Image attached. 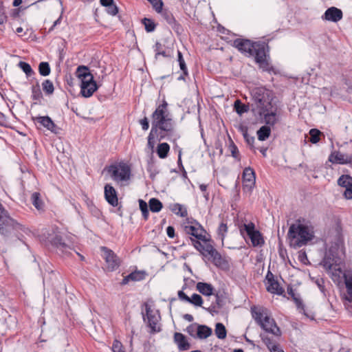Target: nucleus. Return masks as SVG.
Listing matches in <instances>:
<instances>
[{
  "label": "nucleus",
  "mask_w": 352,
  "mask_h": 352,
  "mask_svg": "<svg viewBox=\"0 0 352 352\" xmlns=\"http://www.w3.org/2000/svg\"><path fill=\"white\" fill-rule=\"evenodd\" d=\"M111 179L120 186L125 185L131 177V170L129 165L125 163L111 164L105 168Z\"/></svg>",
  "instance_id": "nucleus-5"
},
{
  "label": "nucleus",
  "mask_w": 352,
  "mask_h": 352,
  "mask_svg": "<svg viewBox=\"0 0 352 352\" xmlns=\"http://www.w3.org/2000/svg\"><path fill=\"white\" fill-rule=\"evenodd\" d=\"M188 302L194 305L195 306L201 307L203 304V299L200 295L197 294H193L190 298Z\"/></svg>",
  "instance_id": "nucleus-48"
},
{
  "label": "nucleus",
  "mask_w": 352,
  "mask_h": 352,
  "mask_svg": "<svg viewBox=\"0 0 352 352\" xmlns=\"http://www.w3.org/2000/svg\"><path fill=\"white\" fill-rule=\"evenodd\" d=\"M255 43L249 39L236 38L233 42V46L246 56H252Z\"/></svg>",
  "instance_id": "nucleus-13"
},
{
  "label": "nucleus",
  "mask_w": 352,
  "mask_h": 352,
  "mask_svg": "<svg viewBox=\"0 0 352 352\" xmlns=\"http://www.w3.org/2000/svg\"><path fill=\"white\" fill-rule=\"evenodd\" d=\"M287 236L289 240L290 245L294 248H300L307 245L314 238V231L312 227L301 223L300 220L296 223L290 226Z\"/></svg>",
  "instance_id": "nucleus-3"
},
{
  "label": "nucleus",
  "mask_w": 352,
  "mask_h": 352,
  "mask_svg": "<svg viewBox=\"0 0 352 352\" xmlns=\"http://www.w3.org/2000/svg\"><path fill=\"white\" fill-rule=\"evenodd\" d=\"M243 137L245 140V142L252 147L253 148V144L254 142V138L252 136H250L248 134L247 132H245L243 133Z\"/></svg>",
  "instance_id": "nucleus-59"
},
{
  "label": "nucleus",
  "mask_w": 352,
  "mask_h": 352,
  "mask_svg": "<svg viewBox=\"0 0 352 352\" xmlns=\"http://www.w3.org/2000/svg\"><path fill=\"white\" fill-rule=\"evenodd\" d=\"M255 58V61L260 65L261 67L265 68L268 65L267 62L266 45L264 43L256 42L254 47L252 50V55Z\"/></svg>",
  "instance_id": "nucleus-11"
},
{
  "label": "nucleus",
  "mask_w": 352,
  "mask_h": 352,
  "mask_svg": "<svg viewBox=\"0 0 352 352\" xmlns=\"http://www.w3.org/2000/svg\"><path fill=\"white\" fill-rule=\"evenodd\" d=\"M35 120L51 132L57 133L58 128L49 116H38L35 118Z\"/></svg>",
  "instance_id": "nucleus-22"
},
{
  "label": "nucleus",
  "mask_w": 352,
  "mask_h": 352,
  "mask_svg": "<svg viewBox=\"0 0 352 352\" xmlns=\"http://www.w3.org/2000/svg\"><path fill=\"white\" fill-rule=\"evenodd\" d=\"M186 288V285L184 284V285L182 287V290H180L177 293V295H178V298L181 300H184V301H186V302H188V300L190 299V297H188L184 292L183 290L185 289Z\"/></svg>",
  "instance_id": "nucleus-57"
},
{
  "label": "nucleus",
  "mask_w": 352,
  "mask_h": 352,
  "mask_svg": "<svg viewBox=\"0 0 352 352\" xmlns=\"http://www.w3.org/2000/svg\"><path fill=\"white\" fill-rule=\"evenodd\" d=\"M81 94L88 98L93 95V94L97 90L98 86L96 81L92 78L91 80H87L82 82L80 85Z\"/></svg>",
  "instance_id": "nucleus-21"
},
{
  "label": "nucleus",
  "mask_w": 352,
  "mask_h": 352,
  "mask_svg": "<svg viewBox=\"0 0 352 352\" xmlns=\"http://www.w3.org/2000/svg\"><path fill=\"white\" fill-rule=\"evenodd\" d=\"M252 111L267 125L274 126L278 121L277 108L272 105V92L263 87H255L251 92Z\"/></svg>",
  "instance_id": "nucleus-1"
},
{
  "label": "nucleus",
  "mask_w": 352,
  "mask_h": 352,
  "mask_svg": "<svg viewBox=\"0 0 352 352\" xmlns=\"http://www.w3.org/2000/svg\"><path fill=\"white\" fill-rule=\"evenodd\" d=\"M7 21V16L5 13V7L2 1H0V25L4 24Z\"/></svg>",
  "instance_id": "nucleus-53"
},
{
  "label": "nucleus",
  "mask_w": 352,
  "mask_h": 352,
  "mask_svg": "<svg viewBox=\"0 0 352 352\" xmlns=\"http://www.w3.org/2000/svg\"><path fill=\"white\" fill-rule=\"evenodd\" d=\"M20 228L21 225L10 217L8 211L0 204V234L8 237Z\"/></svg>",
  "instance_id": "nucleus-6"
},
{
  "label": "nucleus",
  "mask_w": 352,
  "mask_h": 352,
  "mask_svg": "<svg viewBox=\"0 0 352 352\" xmlns=\"http://www.w3.org/2000/svg\"><path fill=\"white\" fill-rule=\"evenodd\" d=\"M153 6V9L157 12H160L163 8V2L162 0H147Z\"/></svg>",
  "instance_id": "nucleus-51"
},
{
  "label": "nucleus",
  "mask_w": 352,
  "mask_h": 352,
  "mask_svg": "<svg viewBox=\"0 0 352 352\" xmlns=\"http://www.w3.org/2000/svg\"><path fill=\"white\" fill-rule=\"evenodd\" d=\"M163 45L157 41L153 47L154 51L155 52V59H157L158 56L162 55V56L167 58L170 57L168 54H166V51L163 50Z\"/></svg>",
  "instance_id": "nucleus-38"
},
{
  "label": "nucleus",
  "mask_w": 352,
  "mask_h": 352,
  "mask_svg": "<svg viewBox=\"0 0 352 352\" xmlns=\"http://www.w3.org/2000/svg\"><path fill=\"white\" fill-rule=\"evenodd\" d=\"M271 133V129L268 126H263L257 131L258 139L264 141L267 139Z\"/></svg>",
  "instance_id": "nucleus-33"
},
{
  "label": "nucleus",
  "mask_w": 352,
  "mask_h": 352,
  "mask_svg": "<svg viewBox=\"0 0 352 352\" xmlns=\"http://www.w3.org/2000/svg\"><path fill=\"white\" fill-rule=\"evenodd\" d=\"M260 337L269 350L273 349L277 345L276 341L269 337L265 333H261Z\"/></svg>",
  "instance_id": "nucleus-35"
},
{
  "label": "nucleus",
  "mask_w": 352,
  "mask_h": 352,
  "mask_svg": "<svg viewBox=\"0 0 352 352\" xmlns=\"http://www.w3.org/2000/svg\"><path fill=\"white\" fill-rule=\"evenodd\" d=\"M255 184V173L250 167L245 168L243 173V186L246 190L251 191Z\"/></svg>",
  "instance_id": "nucleus-18"
},
{
  "label": "nucleus",
  "mask_w": 352,
  "mask_h": 352,
  "mask_svg": "<svg viewBox=\"0 0 352 352\" xmlns=\"http://www.w3.org/2000/svg\"><path fill=\"white\" fill-rule=\"evenodd\" d=\"M42 87L43 91L47 95H51L54 93V85L52 82L50 80H45L42 83Z\"/></svg>",
  "instance_id": "nucleus-41"
},
{
  "label": "nucleus",
  "mask_w": 352,
  "mask_h": 352,
  "mask_svg": "<svg viewBox=\"0 0 352 352\" xmlns=\"http://www.w3.org/2000/svg\"><path fill=\"white\" fill-rule=\"evenodd\" d=\"M104 193L106 201L111 206L116 207L118 205L117 192L111 184H107L104 186Z\"/></svg>",
  "instance_id": "nucleus-20"
},
{
  "label": "nucleus",
  "mask_w": 352,
  "mask_h": 352,
  "mask_svg": "<svg viewBox=\"0 0 352 352\" xmlns=\"http://www.w3.org/2000/svg\"><path fill=\"white\" fill-rule=\"evenodd\" d=\"M216 301L215 305L217 307L218 309H221L223 306L224 305V301L223 300L222 296H219V294H216Z\"/></svg>",
  "instance_id": "nucleus-60"
},
{
  "label": "nucleus",
  "mask_w": 352,
  "mask_h": 352,
  "mask_svg": "<svg viewBox=\"0 0 352 352\" xmlns=\"http://www.w3.org/2000/svg\"><path fill=\"white\" fill-rule=\"evenodd\" d=\"M190 241L192 242V245L197 250L204 256H210V258L212 259L215 265L221 264L222 261V257L221 254L217 251L214 247L210 244L206 243L204 245L201 244L199 241L200 240H195V239L190 237Z\"/></svg>",
  "instance_id": "nucleus-7"
},
{
  "label": "nucleus",
  "mask_w": 352,
  "mask_h": 352,
  "mask_svg": "<svg viewBox=\"0 0 352 352\" xmlns=\"http://www.w3.org/2000/svg\"><path fill=\"white\" fill-rule=\"evenodd\" d=\"M219 309L215 304H212L208 309L207 311H209L211 314H217L219 311Z\"/></svg>",
  "instance_id": "nucleus-64"
},
{
  "label": "nucleus",
  "mask_w": 352,
  "mask_h": 352,
  "mask_svg": "<svg viewBox=\"0 0 352 352\" xmlns=\"http://www.w3.org/2000/svg\"><path fill=\"white\" fill-rule=\"evenodd\" d=\"M234 109L238 114L241 115L243 113L248 111L249 107L246 104L241 103V102L239 100H237L234 102Z\"/></svg>",
  "instance_id": "nucleus-43"
},
{
  "label": "nucleus",
  "mask_w": 352,
  "mask_h": 352,
  "mask_svg": "<svg viewBox=\"0 0 352 352\" xmlns=\"http://www.w3.org/2000/svg\"><path fill=\"white\" fill-rule=\"evenodd\" d=\"M142 23L144 25L145 30L147 32H153L156 28L155 23L150 19L144 18L142 20Z\"/></svg>",
  "instance_id": "nucleus-47"
},
{
  "label": "nucleus",
  "mask_w": 352,
  "mask_h": 352,
  "mask_svg": "<svg viewBox=\"0 0 352 352\" xmlns=\"http://www.w3.org/2000/svg\"><path fill=\"white\" fill-rule=\"evenodd\" d=\"M140 209L141 210L144 219H147L148 216V210L147 204L142 199L139 200Z\"/></svg>",
  "instance_id": "nucleus-52"
},
{
  "label": "nucleus",
  "mask_w": 352,
  "mask_h": 352,
  "mask_svg": "<svg viewBox=\"0 0 352 352\" xmlns=\"http://www.w3.org/2000/svg\"><path fill=\"white\" fill-rule=\"evenodd\" d=\"M32 203L34 206L38 210H42L43 208V202L41 199L40 193L35 192L31 196Z\"/></svg>",
  "instance_id": "nucleus-37"
},
{
  "label": "nucleus",
  "mask_w": 352,
  "mask_h": 352,
  "mask_svg": "<svg viewBox=\"0 0 352 352\" xmlns=\"http://www.w3.org/2000/svg\"><path fill=\"white\" fill-rule=\"evenodd\" d=\"M76 75L79 79H80L81 82L83 81L91 80L94 78V76L89 72L88 67L82 65L78 67Z\"/></svg>",
  "instance_id": "nucleus-26"
},
{
  "label": "nucleus",
  "mask_w": 352,
  "mask_h": 352,
  "mask_svg": "<svg viewBox=\"0 0 352 352\" xmlns=\"http://www.w3.org/2000/svg\"><path fill=\"white\" fill-rule=\"evenodd\" d=\"M170 210L175 214L179 215L182 217H186L188 215L186 208L179 204H174L171 206Z\"/></svg>",
  "instance_id": "nucleus-32"
},
{
  "label": "nucleus",
  "mask_w": 352,
  "mask_h": 352,
  "mask_svg": "<svg viewBox=\"0 0 352 352\" xmlns=\"http://www.w3.org/2000/svg\"><path fill=\"white\" fill-rule=\"evenodd\" d=\"M184 230L186 234L194 236L195 239L204 242H207V239L204 234L205 232L204 229L198 223L195 225H185L184 226Z\"/></svg>",
  "instance_id": "nucleus-14"
},
{
  "label": "nucleus",
  "mask_w": 352,
  "mask_h": 352,
  "mask_svg": "<svg viewBox=\"0 0 352 352\" xmlns=\"http://www.w3.org/2000/svg\"><path fill=\"white\" fill-rule=\"evenodd\" d=\"M177 61L179 62V67L182 73H184V75H188L187 66L180 51H177Z\"/></svg>",
  "instance_id": "nucleus-45"
},
{
  "label": "nucleus",
  "mask_w": 352,
  "mask_h": 352,
  "mask_svg": "<svg viewBox=\"0 0 352 352\" xmlns=\"http://www.w3.org/2000/svg\"><path fill=\"white\" fill-rule=\"evenodd\" d=\"M287 292L288 294L292 296L294 298V300L296 301V304H297V306L299 307L300 306L302 305V302L298 299L297 298H296L294 296V290L292 289V288H288L287 289Z\"/></svg>",
  "instance_id": "nucleus-61"
},
{
  "label": "nucleus",
  "mask_w": 352,
  "mask_h": 352,
  "mask_svg": "<svg viewBox=\"0 0 352 352\" xmlns=\"http://www.w3.org/2000/svg\"><path fill=\"white\" fill-rule=\"evenodd\" d=\"M229 150L231 152V155L234 158L236 159L237 160H240L239 149L232 140H230Z\"/></svg>",
  "instance_id": "nucleus-50"
},
{
  "label": "nucleus",
  "mask_w": 352,
  "mask_h": 352,
  "mask_svg": "<svg viewBox=\"0 0 352 352\" xmlns=\"http://www.w3.org/2000/svg\"><path fill=\"white\" fill-rule=\"evenodd\" d=\"M212 333V330L210 327L205 325L200 324L198 327V331L196 334L197 338L203 340L210 337Z\"/></svg>",
  "instance_id": "nucleus-29"
},
{
  "label": "nucleus",
  "mask_w": 352,
  "mask_h": 352,
  "mask_svg": "<svg viewBox=\"0 0 352 352\" xmlns=\"http://www.w3.org/2000/svg\"><path fill=\"white\" fill-rule=\"evenodd\" d=\"M145 278V273L142 271H135L126 276L122 280V285H126L130 281H140Z\"/></svg>",
  "instance_id": "nucleus-25"
},
{
  "label": "nucleus",
  "mask_w": 352,
  "mask_h": 352,
  "mask_svg": "<svg viewBox=\"0 0 352 352\" xmlns=\"http://www.w3.org/2000/svg\"><path fill=\"white\" fill-rule=\"evenodd\" d=\"M167 102L164 100L152 114V127L148 136L147 147L153 152L155 146V134L160 130V138H164L166 135L171 134L174 131L173 120L168 116L167 111Z\"/></svg>",
  "instance_id": "nucleus-2"
},
{
  "label": "nucleus",
  "mask_w": 352,
  "mask_h": 352,
  "mask_svg": "<svg viewBox=\"0 0 352 352\" xmlns=\"http://www.w3.org/2000/svg\"><path fill=\"white\" fill-rule=\"evenodd\" d=\"M227 231H228L227 225L223 223H221L219 225V228H218V234L221 236V239L222 241H223V239L225 237V234L227 232Z\"/></svg>",
  "instance_id": "nucleus-54"
},
{
  "label": "nucleus",
  "mask_w": 352,
  "mask_h": 352,
  "mask_svg": "<svg viewBox=\"0 0 352 352\" xmlns=\"http://www.w3.org/2000/svg\"><path fill=\"white\" fill-rule=\"evenodd\" d=\"M310 140L309 141L312 144L318 143L320 140V136L322 135V133L317 129H311L309 131Z\"/></svg>",
  "instance_id": "nucleus-39"
},
{
  "label": "nucleus",
  "mask_w": 352,
  "mask_h": 352,
  "mask_svg": "<svg viewBox=\"0 0 352 352\" xmlns=\"http://www.w3.org/2000/svg\"><path fill=\"white\" fill-rule=\"evenodd\" d=\"M214 333L219 339L223 340L226 338L227 331L223 324L217 322L215 325Z\"/></svg>",
  "instance_id": "nucleus-34"
},
{
  "label": "nucleus",
  "mask_w": 352,
  "mask_h": 352,
  "mask_svg": "<svg viewBox=\"0 0 352 352\" xmlns=\"http://www.w3.org/2000/svg\"><path fill=\"white\" fill-rule=\"evenodd\" d=\"M147 170L150 173V177L153 179L159 171L153 164H151L147 168Z\"/></svg>",
  "instance_id": "nucleus-58"
},
{
  "label": "nucleus",
  "mask_w": 352,
  "mask_h": 352,
  "mask_svg": "<svg viewBox=\"0 0 352 352\" xmlns=\"http://www.w3.org/2000/svg\"><path fill=\"white\" fill-rule=\"evenodd\" d=\"M146 314H142L143 319L151 329V333L160 331V327L158 326L160 320V315L158 310H153L147 303L144 304Z\"/></svg>",
  "instance_id": "nucleus-9"
},
{
  "label": "nucleus",
  "mask_w": 352,
  "mask_h": 352,
  "mask_svg": "<svg viewBox=\"0 0 352 352\" xmlns=\"http://www.w3.org/2000/svg\"><path fill=\"white\" fill-rule=\"evenodd\" d=\"M18 65L19 68L21 69L23 72L27 75V76H30L34 74V71L32 70L29 63L20 61Z\"/></svg>",
  "instance_id": "nucleus-46"
},
{
  "label": "nucleus",
  "mask_w": 352,
  "mask_h": 352,
  "mask_svg": "<svg viewBox=\"0 0 352 352\" xmlns=\"http://www.w3.org/2000/svg\"><path fill=\"white\" fill-rule=\"evenodd\" d=\"M169 151V144L168 143L163 142L158 144L156 152L160 158L164 159L168 156Z\"/></svg>",
  "instance_id": "nucleus-31"
},
{
  "label": "nucleus",
  "mask_w": 352,
  "mask_h": 352,
  "mask_svg": "<svg viewBox=\"0 0 352 352\" xmlns=\"http://www.w3.org/2000/svg\"><path fill=\"white\" fill-rule=\"evenodd\" d=\"M113 352H124L122 349V344L120 342L115 340L112 346Z\"/></svg>",
  "instance_id": "nucleus-56"
},
{
  "label": "nucleus",
  "mask_w": 352,
  "mask_h": 352,
  "mask_svg": "<svg viewBox=\"0 0 352 352\" xmlns=\"http://www.w3.org/2000/svg\"><path fill=\"white\" fill-rule=\"evenodd\" d=\"M32 98L34 100H39L43 98L42 92L41 91L40 85L38 83L32 87Z\"/></svg>",
  "instance_id": "nucleus-42"
},
{
  "label": "nucleus",
  "mask_w": 352,
  "mask_h": 352,
  "mask_svg": "<svg viewBox=\"0 0 352 352\" xmlns=\"http://www.w3.org/2000/svg\"><path fill=\"white\" fill-rule=\"evenodd\" d=\"M200 324H197V323H193V324H190L189 326L187 327L186 328V332L192 337L195 338H197L196 337V334L197 333V331H198V327L199 326Z\"/></svg>",
  "instance_id": "nucleus-49"
},
{
  "label": "nucleus",
  "mask_w": 352,
  "mask_h": 352,
  "mask_svg": "<svg viewBox=\"0 0 352 352\" xmlns=\"http://www.w3.org/2000/svg\"><path fill=\"white\" fill-rule=\"evenodd\" d=\"M148 204L150 210L153 212H160L163 206L162 202L156 198H151L148 201Z\"/></svg>",
  "instance_id": "nucleus-36"
},
{
  "label": "nucleus",
  "mask_w": 352,
  "mask_h": 352,
  "mask_svg": "<svg viewBox=\"0 0 352 352\" xmlns=\"http://www.w3.org/2000/svg\"><path fill=\"white\" fill-rule=\"evenodd\" d=\"M101 250L103 252V258L107 263V267L109 271H114L120 264V258L110 249L106 247H102Z\"/></svg>",
  "instance_id": "nucleus-12"
},
{
  "label": "nucleus",
  "mask_w": 352,
  "mask_h": 352,
  "mask_svg": "<svg viewBox=\"0 0 352 352\" xmlns=\"http://www.w3.org/2000/svg\"><path fill=\"white\" fill-rule=\"evenodd\" d=\"M328 274H331V278L334 282L339 281L340 279L341 275L342 274L344 276V274L342 271L341 270L340 267H336V266H334L331 271H327Z\"/></svg>",
  "instance_id": "nucleus-40"
},
{
  "label": "nucleus",
  "mask_w": 352,
  "mask_h": 352,
  "mask_svg": "<svg viewBox=\"0 0 352 352\" xmlns=\"http://www.w3.org/2000/svg\"><path fill=\"white\" fill-rule=\"evenodd\" d=\"M245 232L247 236L251 240L252 244L254 247L261 246L264 243L263 239L258 230H255V226L253 223L244 224L243 229H241V232L243 234Z\"/></svg>",
  "instance_id": "nucleus-10"
},
{
  "label": "nucleus",
  "mask_w": 352,
  "mask_h": 352,
  "mask_svg": "<svg viewBox=\"0 0 352 352\" xmlns=\"http://www.w3.org/2000/svg\"><path fill=\"white\" fill-rule=\"evenodd\" d=\"M162 16L166 20V21L172 26L174 29H179L180 27L179 24L177 23L175 17L173 16L171 12L167 9H162V11L159 12Z\"/></svg>",
  "instance_id": "nucleus-27"
},
{
  "label": "nucleus",
  "mask_w": 352,
  "mask_h": 352,
  "mask_svg": "<svg viewBox=\"0 0 352 352\" xmlns=\"http://www.w3.org/2000/svg\"><path fill=\"white\" fill-rule=\"evenodd\" d=\"M140 123L142 126V128L144 131H146L149 127L148 120L147 118H144L142 120H140Z\"/></svg>",
  "instance_id": "nucleus-62"
},
{
  "label": "nucleus",
  "mask_w": 352,
  "mask_h": 352,
  "mask_svg": "<svg viewBox=\"0 0 352 352\" xmlns=\"http://www.w3.org/2000/svg\"><path fill=\"white\" fill-rule=\"evenodd\" d=\"M106 8L107 12L112 16H115L118 13V8L114 3Z\"/></svg>",
  "instance_id": "nucleus-55"
},
{
  "label": "nucleus",
  "mask_w": 352,
  "mask_h": 352,
  "mask_svg": "<svg viewBox=\"0 0 352 352\" xmlns=\"http://www.w3.org/2000/svg\"><path fill=\"white\" fill-rule=\"evenodd\" d=\"M265 278L267 280L266 289L267 292L278 295L283 294V288L280 286L278 280L274 279V274L270 271L267 272Z\"/></svg>",
  "instance_id": "nucleus-15"
},
{
  "label": "nucleus",
  "mask_w": 352,
  "mask_h": 352,
  "mask_svg": "<svg viewBox=\"0 0 352 352\" xmlns=\"http://www.w3.org/2000/svg\"><path fill=\"white\" fill-rule=\"evenodd\" d=\"M38 71L41 76H48L51 71L49 63L47 62H41L38 65Z\"/></svg>",
  "instance_id": "nucleus-44"
},
{
  "label": "nucleus",
  "mask_w": 352,
  "mask_h": 352,
  "mask_svg": "<svg viewBox=\"0 0 352 352\" xmlns=\"http://www.w3.org/2000/svg\"><path fill=\"white\" fill-rule=\"evenodd\" d=\"M174 341L180 351H187L190 349V343L186 340V338L181 333H175Z\"/></svg>",
  "instance_id": "nucleus-24"
},
{
  "label": "nucleus",
  "mask_w": 352,
  "mask_h": 352,
  "mask_svg": "<svg viewBox=\"0 0 352 352\" xmlns=\"http://www.w3.org/2000/svg\"><path fill=\"white\" fill-rule=\"evenodd\" d=\"M328 161L332 164L352 165V155L342 153L339 151H333L329 155Z\"/></svg>",
  "instance_id": "nucleus-17"
},
{
  "label": "nucleus",
  "mask_w": 352,
  "mask_h": 352,
  "mask_svg": "<svg viewBox=\"0 0 352 352\" xmlns=\"http://www.w3.org/2000/svg\"><path fill=\"white\" fill-rule=\"evenodd\" d=\"M344 279L347 293L345 299L352 302V276L344 274Z\"/></svg>",
  "instance_id": "nucleus-30"
},
{
  "label": "nucleus",
  "mask_w": 352,
  "mask_h": 352,
  "mask_svg": "<svg viewBox=\"0 0 352 352\" xmlns=\"http://www.w3.org/2000/svg\"><path fill=\"white\" fill-rule=\"evenodd\" d=\"M252 315L256 322L265 330V333H270L275 336H280V331L276 325L274 318L268 315L267 309L252 308Z\"/></svg>",
  "instance_id": "nucleus-4"
},
{
  "label": "nucleus",
  "mask_w": 352,
  "mask_h": 352,
  "mask_svg": "<svg viewBox=\"0 0 352 352\" xmlns=\"http://www.w3.org/2000/svg\"><path fill=\"white\" fill-rule=\"evenodd\" d=\"M166 233L169 238H174L175 236V228L173 226H168L166 228Z\"/></svg>",
  "instance_id": "nucleus-63"
},
{
  "label": "nucleus",
  "mask_w": 352,
  "mask_h": 352,
  "mask_svg": "<svg viewBox=\"0 0 352 352\" xmlns=\"http://www.w3.org/2000/svg\"><path fill=\"white\" fill-rule=\"evenodd\" d=\"M52 243L56 245L58 250L62 253L65 254H71L70 251L72 250V249L65 243L61 236L56 235L52 239Z\"/></svg>",
  "instance_id": "nucleus-23"
},
{
  "label": "nucleus",
  "mask_w": 352,
  "mask_h": 352,
  "mask_svg": "<svg viewBox=\"0 0 352 352\" xmlns=\"http://www.w3.org/2000/svg\"><path fill=\"white\" fill-rule=\"evenodd\" d=\"M197 290L201 294L209 296L213 294V286L207 283L199 282L196 285Z\"/></svg>",
  "instance_id": "nucleus-28"
},
{
  "label": "nucleus",
  "mask_w": 352,
  "mask_h": 352,
  "mask_svg": "<svg viewBox=\"0 0 352 352\" xmlns=\"http://www.w3.org/2000/svg\"><path fill=\"white\" fill-rule=\"evenodd\" d=\"M343 17L342 11L336 8V7H331L328 8L324 15L322 16L323 20L332 21L334 23H337L340 21Z\"/></svg>",
  "instance_id": "nucleus-19"
},
{
  "label": "nucleus",
  "mask_w": 352,
  "mask_h": 352,
  "mask_svg": "<svg viewBox=\"0 0 352 352\" xmlns=\"http://www.w3.org/2000/svg\"><path fill=\"white\" fill-rule=\"evenodd\" d=\"M338 184L344 188V197L347 199H352V177L342 175L338 179Z\"/></svg>",
  "instance_id": "nucleus-16"
},
{
  "label": "nucleus",
  "mask_w": 352,
  "mask_h": 352,
  "mask_svg": "<svg viewBox=\"0 0 352 352\" xmlns=\"http://www.w3.org/2000/svg\"><path fill=\"white\" fill-rule=\"evenodd\" d=\"M341 241L342 239L340 233L336 231L335 245H332L329 250L325 252L324 256L320 263L326 270V271H331L334 266L338 265L339 258L334 249L340 245Z\"/></svg>",
  "instance_id": "nucleus-8"
}]
</instances>
